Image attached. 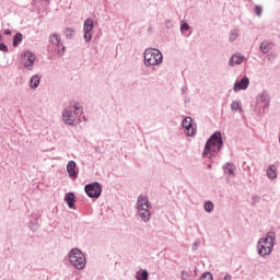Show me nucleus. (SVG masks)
I'll return each mask as SVG.
<instances>
[{"label":"nucleus","instance_id":"f257e3e1","mask_svg":"<svg viewBox=\"0 0 280 280\" xmlns=\"http://www.w3.org/2000/svg\"><path fill=\"white\" fill-rule=\"evenodd\" d=\"M275 242H277V232L270 231L257 242V253L259 257H268L275 249Z\"/></svg>","mask_w":280,"mask_h":280},{"label":"nucleus","instance_id":"f03ea898","mask_svg":"<svg viewBox=\"0 0 280 280\" xmlns=\"http://www.w3.org/2000/svg\"><path fill=\"white\" fill-rule=\"evenodd\" d=\"M222 148H224V140L222 139V132L215 131L207 140L203 152H202V156H207L208 154H210L209 159H211L213 154H218V152H221Z\"/></svg>","mask_w":280,"mask_h":280},{"label":"nucleus","instance_id":"7ed1b4c3","mask_svg":"<svg viewBox=\"0 0 280 280\" xmlns=\"http://www.w3.org/2000/svg\"><path fill=\"white\" fill-rule=\"evenodd\" d=\"M163 63V52L156 48H145L143 51V65L148 69Z\"/></svg>","mask_w":280,"mask_h":280},{"label":"nucleus","instance_id":"20e7f679","mask_svg":"<svg viewBox=\"0 0 280 280\" xmlns=\"http://www.w3.org/2000/svg\"><path fill=\"white\" fill-rule=\"evenodd\" d=\"M150 200H148V197L140 195L137 200V213L139 218L142 220V222H150V219L152 218V212H150Z\"/></svg>","mask_w":280,"mask_h":280},{"label":"nucleus","instance_id":"39448f33","mask_svg":"<svg viewBox=\"0 0 280 280\" xmlns=\"http://www.w3.org/2000/svg\"><path fill=\"white\" fill-rule=\"evenodd\" d=\"M68 257L71 266L77 268V270H84L86 268V258H84V254L79 248H72Z\"/></svg>","mask_w":280,"mask_h":280},{"label":"nucleus","instance_id":"423d86ee","mask_svg":"<svg viewBox=\"0 0 280 280\" xmlns=\"http://www.w3.org/2000/svg\"><path fill=\"white\" fill-rule=\"evenodd\" d=\"M84 191L89 198H100L102 196V184L93 182L84 186Z\"/></svg>","mask_w":280,"mask_h":280},{"label":"nucleus","instance_id":"0eeeda50","mask_svg":"<svg viewBox=\"0 0 280 280\" xmlns=\"http://www.w3.org/2000/svg\"><path fill=\"white\" fill-rule=\"evenodd\" d=\"M49 43L51 45H56L55 51L58 54V56L62 57L65 56V52L67 51V47H65V44L60 42V35L52 33L49 36Z\"/></svg>","mask_w":280,"mask_h":280},{"label":"nucleus","instance_id":"6e6552de","mask_svg":"<svg viewBox=\"0 0 280 280\" xmlns=\"http://www.w3.org/2000/svg\"><path fill=\"white\" fill-rule=\"evenodd\" d=\"M93 27H95L93 20L91 18L86 19L83 24L85 43H91V39L93 38V33H91L93 32Z\"/></svg>","mask_w":280,"mask_h":280},{"label":"nucleus","instance_id":"1a4fd4ad","mask_svg":"<svg viewBox=\"0 0 280 280\" xmlns=\"http://www.w3.org/2000/svg\"><path fill=\"white\" fill-rule=\"evenodd\" d=\"M183 128L186 130L187 137H195L196 127H194V119L189 116H186L182 121Z\"/></svg>","mask_w":280,"mask_h":280},{"label":"nucleus","instance_id":"9d476101","mask_svg":"<svg viewBox=\"0 0 280 280\" xmlns=\"http://www.w3.org/2000/svg\"><path fill=\"white\" fill-rule=\"evenodd\" d=\"M22 58L27 60V62H24V68L27 69V71H32V69H34V62H36V54L26 50L22 52Z\"/></svg>","mask_w":280,"mask_h":280},{"label":"nucleus","instance_id":"9b49d317","mask_svg":"<svg viewBox=\"0 0 280 280\" xmlns=\"http://www.w3.org/2000/svg\"><path fill=\"white\" fill-rule=\"evenodd\" d=\"M250 84V79L248 77H244L241 79V81H235L233 91L234 93H237L240 91H246Z\"/></svg>","mask_w":280,"mask_h":280},{"label":"nucleus","instance_id":"f8f14e48","mask_svg":"<svg viewBox=\"0 0 280 280\" xmlns=\"http://www.w3.org/2000/svg\"><path fill=\"white\" fill-rule=\"evenodd\" d=\"M258 102L260 104H264L262 110L266 113L268 108H270V94H268V91H262L258 96H257Z\"/></svg>","mask_w":280,"mask_h":280},{"label":"nucleus","instance_id":"ddd939ff","mask_svg":"<svg viewBox=\"0 0 280 280\" xmlns=\"http://www.w3.org/2000/svg\"><path fill=\"white\" fill-rule=\"evenodd\" d=\"M66 167L70 178H78L79 171L77 168L75 161L70 160Z\"/></svg>","mask_w":280,"mask_h":280},{"label":"nucleus","instance_id":"4468645a","mask_svg":"<svg viewBox=\"0 0 280 280\" xmlns=\"http://www.w3.org/2000/svg\"><path fill=\"white\" fill-rule=\"evenodd\" d=\"M246 60V57L241 54H234L229 59V67H235V65H242Z\"/></svg>","mask_w":280,"mask_h":280},{"label":"nucleus","instance_id":"2eb2a0df","mask_svg":"<svg viewBox=\"0 0 280 280\" xmlns=\"http://www.w3.org/2000/svg\"><path fill=\"white\" fill-rule=\"evenodd\" d=\"M65 202H67L69 209H75V194L74 192H68L65 196Z\"/></svg>","mask_w":280,"mask_h":280},{"label":"nucleus","instance_id":"dca6fc26","mask_svg":"<svg viewBox=\"0 0 280 280\" xmlns=\"http://www.w3.org/2000/svg\"><path fill=\"white\" fill-rule=\"evenodd\" d=\"M62 119L65 121V124H67V126H73V112L65 109L62 112Z\"/></svg>","mask_w":280,"mask_h":280},{"label":"nucleus","instance_id":"f3484780","mask_svg":"<svg viewBox=\"0 0 280 280\" xmlns=\"http://www.w3.org/2000/svg\"><path fill=\"white\" fill-rule=\"evenodd\" d=\"M223 172L224 174H228L229 176H235V164L228 162L223 165Z\"/></svg>","mask_w":280,"mask_h":280},{"label":"nucleus","instance_id":"a211bd4d","mask_svg":"<svg viewBox=\"0 0 280 280\" xmlns=\"http://www.w3.org/2000/svg\"><path fill=\"white\" fill-rule=\"evenodd\" d=\"M136 279L137 280H148L150 279V273L148 272V269H140L136 272Z\"/></svg>","mask_w":280,"mask_h":280},{"label":"nucleus","instance_id":"6ab92c4d","mask_svg":"<svg viewBox=\"0 0 280 280\" xmlns=\"http://www.w3.org/2000/svg\"><path fill=\"white\" fill-rule=\"evenodd\" d=\"M267 176L270 180H275V178H277V166L275 164L268 166Z\"/></svg>","mask_w":280,"mask_h":280},{"label":"nucleus","instance_id":"aec40b11","mask_svg":"<svg viewBox=\"0 0 280 280\" xmlns=\"http://www.w3.org/2000/svg\"><path fill=\"white\" fill-rule=\"evenodd\" d=\"M38 84H40V77L38 74H34L30 80L31 89H38Z\"/></svg>","mask_w":280,"mask_h":280},{"label":"nucleus","instance_id":"412c9836","mask_svg":"<svg viewBox=\"0 0 280 280\" xmlns=\"http://www.w3.org/2000/svg\"><path fill=\"white\" fill-rule=\"evenodd\" d=\"M261 54H268L272 49V43L262 42L259 46Z\"/></svg>","mask_w":280,"mask_h":280},{"label":"nucleus","instance_id":"4be33fe9","mask_svg":"<svg viewBox=\"0 0 280 280\" xmlns=\"http://www.w3.org/2000/svg\"><path fill=\"white\" fill-rule=\"evenodd\" d=\"M237 36H240V30L233 28L229 34V43H235Z\"/></svg>","mask_w":280,"mask_h":280},{"label":"nucleus","instance_id":"5701e85b","mask_svg":"<svg viewBox=\"0 0 280 280\" xmlns=\"http://www.w3.org/2000/svg\"><path fill=\"white\" fill-rule=\"evenodd\" d=\"M23 43V34L22 33H16L14 36H13V47H16L19 46L20 44Z\"/></svg>","mask_w":280,"mask_h":280},{"label":"nucleus","instance_id":"b1692460","mask_svg":"<svg viewBox=\"0 0 280 280\" xmlns=\"http://www.w3.org/2000/svg\"><path fill=\"white\" fill-rule=\"evenodd\" d=\"M231 110H238L240 113H244V109L242 108V102L233 101L231 104Z\"/></svg>","mask_w":280,"mask_h":280},{"label":"nucleus","instance_id":"393cba45","mask_svg":"<svg viewBox=\"0 0 280 280\" xmlns=\"http://www.w3.org/2000/svg\"><path fill=\"white\" fill-rule=\"evenodd\" d=\"M189 30H191V26H189V23H187V21L183 20L180 22L179 31L182 32V34H185V32H189Z\"/></svg>","mask_w":280,"mask_h":280},{"label":"nucleus","instance_id":"a878e982","mask_svg":"<svg viewBox=\"0 0 280 280\" xmlns=\"http://www.w3.org/2000/svg\"><path fill=\"white\" fill-rule=\"evenodd\" d=\"M203 209L207 213H213V202L212 201H206L203 203Z\"/></svg>","mask_w":280,"mask_h":280},{"label":"nucleus","instance_id":"bb28decb","mask_svg":"<svg viewBox=\"0 0 280 280\" xmlns=\"http://www.w3.org/2000/svg\"><path fill=\"white\" fill-rule=\"evenodd\" d=\"M73 28L71 27H67L65 31H63V34L66 35V38L68 40H71V38H73Z\"/></svg>","mask_w":280,"mask_h":280},{"label":"nucleus","instance_id":"cd10ccee","mask_svg":"<svg viewBox=\"0 0 280 280\" xmlns=\"http://www.w3.org/2000/svg\"><path fill=\"white\" fill-rule=\"evenodd\" d=\"M199 280H213V273H211L210 271H206L201 275Z\"/></svg>","mask_w":280,"mask_h":280},{"label":"nucleus","instance_id":"c85d7f7f","mask_svg":"<svg viewBox=\"0 0 280 280\" xmlns=\"http://www.w3.org/2000/svg\"><path fill=\"white\" fill-rule=\"evenodd\" d=\"M254 12L256 14V16L261 18V14L264 13V8H261V5H255Z\"/></svg>","mask_w":280,"mask_h":280},{"label":"nucleus","instance_id":"c756f323","mask_svg":"<svg viewBox=\"0 0 280 280\" xmlns=\"http://www.w3.org/2000/svg\"><path fill=\"white\" fill-rule=\"evenodd\" d=\"M164 25H165L166 30H173L174 22L172 20H166Z\"/></svg>","mask_w":280,"mask_h":280},{"label":"nucleus","instance_id":"7c9ffc66","mask_svg":"<svg viewBox=\"0 0 280 280\" xmlns=\"http://www.w3.org/2000/svg\"><path fill=\"white\" fill-rule=\"evenodd\" d=\"M182 279L183 280H191V276L186 270L182 271Z\"/></svg>","mask_w":280,"mask_h":280},{"label":"nucleus","instance_id":"2f4dec72","mask_svg":"<svg viewBox=\"0 0 280 280\" xmlns=\"http://www.w3.org/2000/svg\"><path fill=\"white\" fill-rule=\"evenodd\" d=\"M0 51H4L5 54H8L9 48L8 45H5V43H0Z\"/></svg>","mask_w":280,"mask_h":280},{"label":"nucleus","instance_id":"473e14b6","mask_svg":"<svg viewBox=\"0 0 280 280\" xmlns=\"http://www.w3.org/2000/svg\"><path fill=\"white\" fill-rule=\"evenodd\" d=\"M259 200H261V198H259V196H253L252 197V205L253 206L257 205V202H259Z\"/></svg>","mask_w":280,"mask_h":280},{"label":"nucleus","instance_id":"72a5a7b5","mask_svg":"<svg viewBox=\"0 0 280 280\" xmlns=\"http://www.w3.org/2000/svg\"><path fill=\"white\" fill-rule=\"evenodd\" d=\"M198 244H200V242L196 241L194 244H192V250H198Z\"/></svg>","mask_w":280,"mask_h":280},{"label":"nucleus","instance_id":"f704fd0d","mask_svg":"<svg viewBox=\"0 0 280 280\" xmlns=\"http://www.w3.org/2000/svg\"><path fill=\"white\" fill-rule=\"evenodd\" d=\"M3 34L5 36H10L12 34V31H10V28H7V30H4Z\"/></svg>","mask_w":280,"mask_h":280},{"label":"nucleus","instance_id":"c9c22d12","mask_svg":"<svg viewBox=\"0 0 280 280\" xmlns=\"http://www.w3.org/2000/svg\"><path fill=\"white\" fill-rule=\"evenodd\" d=\"M232 279H233V277L231 276V273H226L224 276V280H232Z\"/></svg>","mask_w":280,"mask_h":280},{"label":"nucleus","instance_id":"e433bc0d","mask_svg":"<svg viewBox=\"0 0 280 280\" xmlns=\"http://www.w3.org/2000/svg\"><path fill=\"white\" fill-rule=\"evenodd\" d=\"M73 108H74L75 112H78V110H80V105L74 104Z\"/></svg>","mask_w":280,"mask_h":280},{"label":"nucleus","instance_id":"4c0bfd02","mask_svg":"<svg viewBox=\"0 0 280 280\" xmlns=\"http://www.w3.org/2000/svg\"><path fill=\"white\" fill-rule=\"evenodd\" d=\"M187 91V86L182 88V93H185Z\"/></svg>","mask_w":280,"mask_h":280},{"label":"nucleus","instance_id":"58836bf2","mask_svg":"<svg viewBox=\"0 0 280 280\" xmlns=\"http://www.w3.org/2000/svg\"><path fill=\"white\" fill-rule=\"evenodd\" d=\"M83 121H89V118H86V116H83Z\"/></svg>","mask_w":280,"mask_h":280},{"label":"nucleus","instance_id":"ea45409f","mask_svg":"<svg viewBox=\"0 0 280 280\" xmlns=\"http://www.w3.org/2000/svg\"><path fill=\"white\" fill-rule=\"evenodd\" d=\"M212 165L211 164H208V170H211Z\"/></svg>","mask_w":280,"mask_h":280},{"label":"nucleus","instance_id":"a19ab883","mask_svg":"<svg viewBox=\"0 0 280 280\" xmlns=\"http://www.w3.org/2000/svg\"><path fill=\"white\" fill-rule=\"evenodd\" d=\"M2 38H3V37L0 35V43H2V42H1V40H2Z\"/></svg>","mask_w":280,"mask_h":280},{"label":"nucleus","instance_id":"79ce46f5","mask_svg":"<svg viewBox=\"0 0 280 280\" xmlns=\"http://www.w3.org/2000/svg\"><path fill=\"white\" fill-rule=\"evenodd\" d=\"M143 74H144V75H148V72H144Z\"/></svg>","mask_w":280,"mask_h":280},{"label":"nucleus","instance_id":"37998d69","mask_svg":"<svg viewBox=\"0 0 280 280\" xmlns=\"http://www.w3.org/2000/svg\"><path fill=\"white\" fill-rule=\"evenodd\" d=\"M74 113H77V115H78V112L74 110Z\"/></svg>","mask_w":280,"mask_h":280},{"label":"nucleus","instance_id":"c03bdc74","mask_svg":"<svg viewBox=\"0 0 280 280\" xmlns=\"http://www.w3.org/2000/svg\"><path fill=\"white\" fill-rule=\"evenodd\" d=\"M44 1H49V0H44Z\"/></svg>","mask_w":280,"mask_h":280}]
</instances>
